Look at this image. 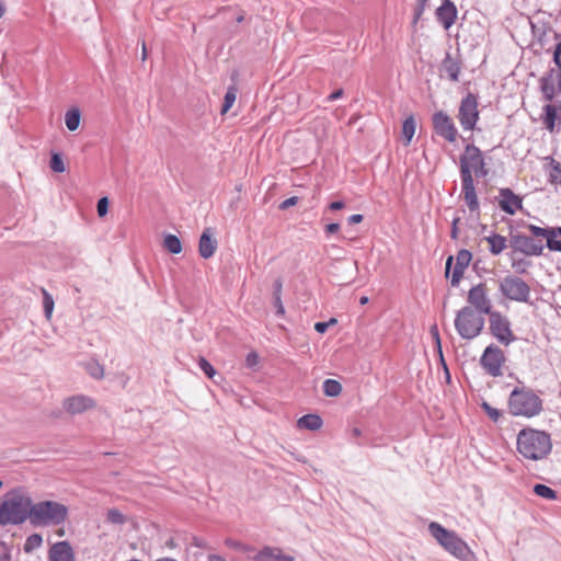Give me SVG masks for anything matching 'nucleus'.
Here are the masks:
<instances>
[{"instance_id": "obj_1", "label": "nucleus", "mask_w": 561, "mask_h": 561, "mask_svg": "<svg viewBox=\"0 0 561 561\" xmlns=\"http://www.w3.org/2000/svg\"><path fill=\"white\" fill-rule=\"evenodd\" d=\"M517 451L526 459H545L552 449L551 436L545 431L526 427L517 434Z\"/></svg>"}, {"instance_id": "obj_2", "label": "nucleus", "mask_w": 561, "mask_h": 561, "mask_svg": "<svg viewBox=\"0 0 561 561\" xmlns=\"http://www.w3.org/2000/svg\"><path fill=\"white\" fill-rule=\"evenodd\" d=\"M32 499L21 492L12 491L0 505V525H20L27 518L32 522Z\"/></svg>"}, {"instance_id": "obj_3", "label": "nucleus", "mask_w": 561, "mask_h": 561, "mask_svg": "<svg viewBox=\"0 0 561 561\" xmlns=\"http://www.w3.org/2000/svg\"><path fill=\"white\" fill-rule=\"evenodd\" d=\"M510 413L514 416L534 417L542 411L541 398L530 388L515 387L507 401Z\"/></svg>"}, {"instance_id": "obj_4", "label": "nucleus", "mask_w": 561, "mask_h": 561, "mask_svg": "<svg viewBox=\"0 0 561 561\" xmlns=\"http://www.w3.org/2000/svg\"><path fill=\"white\" fill-rule=\"evenodd\" d=\"M430 534L450 554L461 561H476L470 547L454 530H448L436 522L428 525Z\"/></svg>"}, {"instance_id": "obj_5", "label": "nucleus", "mask_w": 561, "mask_h": 561, "mask_svg": "<svg viewBox=\"0 0 561 561\" xmlns=\"http://www.w3.org/2000/svg\"><path fill=\"white\" fill-rule=\"evenodd\" d=\"M68 516L66 505L55 501H42L33 504L32 525H60Z\"/></svg>"}, {"instance_id": "obj_6", "label": "nucleus", "mask_w": 561, "mask_h": 561, "mask_svg": "<svg viewBox=\"0 0 561 561\" xmlns=\"http://www.w3.org/2000/svg\"><path fill=\"white\" fill-rule=\"evenodd\" d=\"M484 328V318L472 307H463L457 311L455 329L463 340L477 337Z\"/></svg>"}, {"instance_id": "obj_7", "label": "nucleus", "mask_w": 561, "mask_h": 561, "mask_svg": "<svg viewBox=\"0 0 561 561\" xmlns=\"http://www.w3.org/2000/svg\"><path fill=\"white\" fill-rule=\"evenodd\" d=\"M499 290L502 296L516 302H530L531 288L522 277L508 274L500 279Z\"/></svg>"}, {"instance_id": "obj_8", "label": "nucleus", "mask_w": 561, "mask_h": 561, "mask_svg": "<svg viewBox=\"0 0 561 561\" xmlns=\"http://www.w3.org/2000/svg\"><path fill=\"white\" fill-rule=\"evenodd\" d=\"M460 179H463V171L477 178H484L489 174L482 151L474 145L469 144L465 147L463 153L459 158Z\"/></svg>"}, {"instance_id": "obj_9", "label": "nucleus", "mask_w": 561, "mask_h": 561, "mask_svg": "<svg viewBox=\"0 0 561 561\" xmlns=\"http://www.w3.org/2000/svg\"><path fill=\"white\" fill-rule=\"evenodd\" d=\"M506 362L504 352L495 344L486 346L480 357V365L491 377L503 376V366Z\"/></svg>"}, {"instance_id": "obj_10", "label": "nucleus", "mask_w": 561, "mask_h": 561, "mask_svg": "<svg viewBox=\"0 0 561 561\" xmlns=\"http://www.w3.org/2000/svg\"><path fill=\"white\" fill-rule=\"evenodd\" d=\"M490 332L503 345L507 346L516 340L507 317L500 311L489 314Z\"/></svg>"}, {"instance_id": "obj_11", "label": "nucleus", "mask_w": 561, "mask_h": 561, "mask_svg": "<svg viewBox=\"0 0 561 561\" xmlns=\"http://www.w3.org/2000/svg\"><path fill=\"white\" fill-rule=\"evenodd\" d=\"M457 117L465 130L474 129L479 119L478 99L474 94L468 93L462 98Z\"/></svg>"}, {"instance_id": "obj_12", "label": "nucleus", "mask_w": 561, "mask_h": 561, "mask_svg": "<svg viewBox=\"0 0 561 561\" xmlns=\"http://www.w3.org/2000/svg\"><path fill=\"white\" fill-rule=\"evenodd\" d=\"M510 245L515 252L523 253L527 256H540L543 253L541 240H535L522 233H511Z\"/></svg>"}, {"instance_id": "obj_13", "label": "nucleus", "mask_w": 561, "mask_h": 561, "mask_svg": "<svg viewBox=\"0 0 561 561\" xmlns=\"http://www.w3.org/2000/svg\"><path fill=\"white\" fill-rule=\"evenodd\" d=\"M558 68L548 70L540 79L539 87L546 101L551 102L556 94L561 95V60L553 61Z\"/></svg>"}, {"instance_id": "obj_14", "label": "nucleus", "mask_w": 561, "mask_h": 561, "mask_svg": "<svg viewBox=\"0 0 561 561\" xmlns=\"http://www.w3.org/2000/svg\"><path fill=\"white\" fill-rule=\"evenodd\" d=\"M469 307H472L480 314H491L492 302L486 294V286L484 283H479L470 288L467 297Z\"/></svg>"}, {"instance_id": "obj_15", "label": "nucleus", "mask_w": 561, "mask_h": 561, "mask_svg": "<svg viewBox=\"0 0 561 561\" xmlns=\"http://www.w3.org/2000/svg\"><path fill=\"white\" fill-rule=\"evenodd\" d=\"M432 122L434 130L438 136L448 142L456 141L458 130L449 115L443 111H438L433 114Z\"/></svg>"}, {"instance_id": "obj_16", "label": "nucleus", "mask_w": 561, "mask_h": 561, "mask_svg": "<svg viewBox=\"0 0 561 561\" xmlns=\"http://www.w3.org/2000/svg\"><path fill=\"white\" fill-rule=\"evenodd\" d=\"M527 229L534 237L546 238L547 248L550 251L561 252V241L556 239L558 236H561V227L541 228L529 224L527 225Z\"/></svg>"}, {"instance_id": "obj_17", "label": "nucleus", "mask_w": 561, "mask_h": 561, "mask_svg": "<svg viewBox=\"0 0 561 561\" xmlns=\"http://www.w3.org/2000/svg\"><path fill=\"white\" fill-rule=\"evenodd\" d=\"M499 206L500 208L508 214L515 215L518 209L523 207V199L516 195L511 188L503 187L499 191Z\"/></svg>"}, {"instance_id": "obj_18", "label": "nucleus", "mask_w": 561, "mask_h": 561, "mask_svg": "<svg viewBox=\"0 0 561 561\" xmlns=\"http://www.w3.org/2000/svg\"><path fill=\"white\" fill-rule=\"evenodd\" d=\"M64 409L70 414H80L95 407L92 398L83 394H77L65 399Z\"/></svg>"}, {"instance_id": "obj_19", "label": "nucleus", "mask_w": 561, "mask_h": 561, "mask_svg": "<svg viewBox=\"0 0 561 561\" xmlns=\"http://www.w3.org/2000/svg\"><path fill=\"white\" fill-rule=\"evenodd\" d=\"M457 8L451 0H443L442 4L436 9L435 15L437 21L445 30L451 27L457 19Z\"/></svg>"}, {"instance_id": "obj_20", "label": "nucleus", "mask_w": 561, "mask_h": 561, "mask_svg": "<svg viewBox=\"0 0 561 561\" xmlns=\"http://www.w3.org/2000/svg\"><path fill=\"white\" fill-rule=\"evenodd\" d=\"M472 260V254L469 250L461 249L456 255V264L453 270L450 284L457 287L463 277L465 270L469 266Z\"/></svg>"}, {"instance_id": "obj_21", "label": "nucleus", "mask_w": 561, "mask_h": 561, "mask_svg": "<svg viewBox=\"0 0 561 561\" xmlns=\"http://www.w3.org/2000/svg\"><path fill=\"white\" fill-rule=\"evenodd\" d=\"M461 188H462L465 202H466L469 210L478 211L479 210V201H478V196L476 193L473 175H469V173L467 174V172L463 171V179H461Z\"/></svg>"}, {"instance_id": "obj_22", "label": "nucleus", "mask_w": 561, "mask_h": 561, "mask_svg": "<svg viewBox=\"0 0 561 561\" xmlns=\"http://www.w3.org/2000/svg\"><path fill=\"white\" fill-rule=\"evenodd\" d=\"M250 559L254 561H295L293 556L284 554L280 548L265 546Z\"/></svg>"}, {"instance_id": "obj_23", "label": "nucleus", "mask_w": 561, "mask_h": 561, "mask_svg": "<svg viewBox=\"0 0 561 561\" xmlns=\"http://www.w3.org/2000/svg\"><path fill=\"white\" fill-rule=\"evenodd\" d=\"M48 561H75V552L68 541H59L51 546Z\"/></svg>"}, {"instance_id": "obj_24", "label": "nucleus", "mask_w": 561, "mask_h": 561, "mask_svg": "<svg viewBox=\"0 0 561 561\" xmlns=\"http://www.w3.org/2000/svg\"><path fill=\"white\" fill-rule=\"evenodd\" d=\"M217 240L213 238V229L206 228L198 242V252L203 259L211 257L217 249Z\"/></svg>"}, {"instance_id": "obj_25", "label": "nucleus", "mask_w": 561, "mask_h": 561, "mask_svg": "<svg viewBox=\"0 0 561 561\" xmlns=\"http://www.w3.org/2000/svg\"><path fill=\"white\" fill-rule=\"evenodd\" d=\"M461 66L460 61L453 58L450 53H446L445 58L442 62V71H444L449 80L457 82L459 80Z\"/></svg>"}, {"instance_id": "obj_26", "label": "nucleus", "mask_w": 561, "mask_h": 561, "mask_svg": "<svg viewBox=\"0 0 561 561\" xmlns=\"http://www.w3.org/2000/svg\"><path fill=\"white\" fill-rule=\"evenodd\" d=\"M484 240L489 243V251L493 255L501 254L507 247V239L499 233H491Z\"/></svg>"}, {"instance_id": "obj_27", "label": "nucleus", "mask_w": 561, "mask_h": 561, "mask_svg": "<svg viewBox=\"0 0 561 561\" xmlns=\"http://www.w3.org/2000/svg\"><path fill=\"white\" fill-rule=\"evenodd\" d=\"M322 424L323 421L318 414H306L297 421V425L299 428H305L309 431H317L321 428Z\"/></svg>"}, {"instance_id": "obj_28", "label": "nucleus", "mask_w": 561, "mask_h": 561, "mask_svg": "<svg viewBox=\"0 0 561 561\" xmlns=\"http://www.w3.org/2000/svg\"><path fill=\"white\" fill-rule=\"evenodd\" d=\"M545 111V117H543V124L546 128L552 133L554 131L556 127V118H557V106L552 104H547L543 107Z\"/></svg>"}, {"instance_id": "obj_29", "label": "nucleus", "mask_w": 561, "mask_h": 561, "mask_svg": "<svg viewBox=\"0 0 561 561\" xmlns=\"http://www.w3.org/2000/svg\"><path fill=\"white\" fill-rule=\"evenodd\" d=\"M81 114L78 108H71L66 112L65 124L70 131L78 129L80 125Z\"/></svg>"}, {"instance_id": "obj_30", "label": "nucleus", "mask_w": 561, "mask_h": 561, "mask_svg": "<svg viewBox=\"0 0 561 561\" xmlns=\"http://www.w3.org/2000/svg\"><path fill=\"white\" fill-rule=\"evenodd\" d=\"M415 133V119L412 115L407 117L402 124V136L404 138V145H410Z\"/></svg>"}, {"instance_id": "obj_31", "label": "nucleus", "mask_w": 561, "mask_h": 561, "mask_svg": "<svg viewBox=\"0 0 561 561\" xmlns=\"http://www.w3.org/2000/svg\"><path fill=\"white\" fill-rule=\"evenodd\" d=\"M322 388L327 397H337L343 389L341 382L335 379H325Z\"/></svg>"}, {"instance_id": "obj_32", "label": "nucleus", "mask_w": 561, "mask_h": 561, "mask_svg": "<svg viewBox=\"0 0 561 561\" xmlns=\"http://www.w3.org/2000/svg\"><path fill=\"white\" fill-rule=\"evenodd\" d=\"M238 88L236 85H230L227 89V92L224 98V103L221 106L220 113L226 114L233 105L237 98Z\"/></svg>"}, {"instance_id": "obj_33", "label": "nucleus", "mask_w": 561, "mask_h": 561, "mask_svg": "<svg viewBox=\"0 0 561 561\" xmlns=\"http://www.w3.org/2000/svg\"><path fill=\"white\" fill-rule=\"evenodd\" d=\"M163 245L172 254H179L182 251L181 241L174 234H168L164 238Z\"/></svg>"}, {"instance_id": "obj_34", "label": "nucleus", "mask_w": 561, "mask_h": 561, "mask_svg": "<svg viewBox=\"0 0 561 561\" xmlns=\"http://www.w3.org/2000/svg\"><path fill=\"white\" fill-rule=\"evenodd\" d=\"M534 493L546 500H556L558 497L557 492L553 489L541 483L534 485Z\"/></svg>"}, {"instance_id": "obj_35", "label": "nucleus", "mask_w": 561, "mask_h": 561, "mask_svg": "<svg viewBox=\"0 0 561 561\" xmlns=\"http://www.w3.org/2000/svg\"><path fill=\"white\" fill-rule=\"evenodd\" d=\"M50 169L56 173H62L66 170L62 157L58 152H53L49 162Z\"/></svg>"}, {"instance_id": "obj_36", "label": "nucleus", "mask_w": 561, "mask_h": 561, "mask_svg": "<svg viewBox=\"0 0 561 561\" xmlns=\"http://www.w3.org/2000/svg\"><path fill=\"white\" fill-rule=\"evenodd\" d=\"M430 332H431V335L433 336V339L435 341L436 348H437V352L439 354L440 362H442L445 370L448 371L447 365H446V363L444 360V356H443V352H442V342H440V336H439L437 324H433L431 327V329H430Z\"/></svg>"}, {"instance_id": "obj_37", "label": "nucleus", "mask_w": 561, "mask_h": 561, "mask_svg": "<svg viewBox=\"0 0 561 561\" xmlns=\"http://www.w3.org/2000/svg\"><path fill=\"white\" fill-rule=\"evenodd\" d=\"M106 520L114 525H123L126 517L117 508H111L107 511Z\"/></svg>"}, {"instance_id": "obj_38", "label": "nucleus", "mask_w": 561, "mask_h": 561, "mask_svg": "<svg viewBox=\"0 0 561 561\" xmlns=\"http://www.w3.org/2000/svg\"><path fill=\"white\" fill-rule=\"evenodd\" d=\"M87 371L94 379H102L104 377V368L98 362H90L87 364Z\"/></svg>"}, {"instance_id": "obj_39", "label": "nucleus", "mask_w": 561, "mask_h": 561, "mask_svg": "<svg viewBox=\"0 0 561 561\" xmlns=\"http://www.w3.org/2000/svg\"><path fill=\"white\" fill-rule=\"evenodd\" d=\"M42 536L38 535V534H33L31 535L26 541H25V545H24V550L26 552L31 551L32 549L34 548H38L41 545H42Z\"/></svg>"}, {"instance_id": "obj_40", "label": "nucleus", "mask_w": 561, "mask_h": 561, "mask_svg": "<svg viewBox=\"0 0 561 561\" xmlns=\"http://www.w3.org/2000/svg\"><path fill=\"white\" fill-rule=\"evenodd\" d=\"M481 408L483 409V411L488 414V416L493 421V422H497L501 416H502V412L493 407H491L488 402H482L481 404Z\"/></svg>"}, {"instance_id": "obj_41", "label": "nucleus", "mask_w": 561, "mask_h": 561, "mask_svg": "<svg viewBox=\"0 0 561 561\" xmlns=\"http://www.w3.org/2000/svg\"><path fill=\"white\" fill-rule=\"evenodd\" d=\"M427 3H428V0H416L415 7H414V14H413V24H416L419 22V20L422 18Z\"/></svg>"}, {"instance_id": "obj_42", "label": "nucleus", "mask_w": 561, "mask_h": 561, "mask_svg": "<svg viewBox=\"0 0 561 561\" xmlns=\"http://www.w3.org/2000/svg\"><path fill=\"white\" fill-rule=\"evenodd\" d=\"M43 295H44L43 306H44L45 316L47 319H49L51 316L53 309H54V299L45 289H43Z\"/></svg>"}, {"instance_id": "obj_43", "label": "nucleus", "mask_w": 561, "mask_h": 561, "mask_svg": "<svg viewBox=\"0 0 561 561\" xmlns=\"http://www.w3.org/2000/svg\"><path fill=\"white\" fill-rule=\"evenodd\" d=\"M198 366L208 378H213L216 375V369L206 358L201 357L198 360Z\"/></svg>"}, {"instance_id": "obj_44", "label": "nucleus", "mask_w": 561, "mask_h": 561, "mask_svg": "<svg viewBox=\"0 0 561 561\" xmlns=\"http://www.w3.org/2000/svg\"><path fill=\"white\" fill-rule=\"evenodd\" d=\"M553 163V172L550 173V182L551 183H560L561 184V163L552 160Z\"/></svg>"}, {"instance_id": "obj_45", "label": "nucleus", "mask_w": 561, "mask_h": 561, "mask_svg": "<svg viewBox=\"0 0 561 561\" xmlns=\"http://www.w3.org/2000/svg\"><path fill=\"white\" fill-rule=\"evenodd\" d=\"M0 561H11V549L3 541H0Z\"/></svg>"}, {"instance_id": "obj_46", "label": "nucleus", "mask_w": 561, "mask_h": 561, "mask_svg": "<svg viewBox=\"0 0 561 561\" xmlns=\"http://www.w3.org/2000/svg\"><path fill=\"white\" fill-rule=\"evenodd\" d=\"M108 208V199L107 197H102L98 201L96 210L100 217H103L107 214Z\"/></svg>"}, {"instance_id": "obj_47", "label": "nucleus", "mask_w": 561, "mask_h": 561, "mask_svg": "<svg viewBox=\"0 0 561 561\" xmlns=\"http://www.w3.org/2000/svg\"><path fill=\"white\" fill-rule=\"evenodd\" d=\"M298 203V197L297 196H291L285 201H283L280 204H279V209L282 210H285L291 206H295L296 204Z\"/></svg>"}, {"instance_id": "obj_48", "label": "nucleus", "mask_w": 561, "mask_h": 561, "mask_svg": "<svg viewBox=\"0 0 561 561\" xmlns=\"http://www.w3.org/2000/svg\"><path fill=\"white\" fill-rule=\"evenodd\" d=\"M460 222V218L456 217L453 219L451 222V231H450V238L454 240L458 239V224Z\"/></svg>"}, {"instance_id": "obj_49", "label": "nucleus", "mask_w": 561, "mask_h": 561, "mask_svg": "<svg viewBox=\"0 0 561 561\" xmlns=\"http://www.w3.org/2000/svg\"><path fill=\"white\" fill-rule=\"evenodd\" d=\"M259 362V356L256 353L252 352V353H249L248 356H247V365L249 367H253L257 364Z\"/></svg>"}, {"instance_id": "obj_50", "label": "nucleus", "mask_w": 561, "mask_h": 561, "mask_svg": "<svg viewBox=\"0 0 561 561\" xmlns=\"http://www.w3.org/2000/svg\"><path fill=\"white\" fill-rule=\"evenodd\" d=\"M273 286H274L273 298L282 297V289H283L282 280L280 279H276L274 282Z\"/></svg>"}, {"instance_id": "obj_51", "label": "nucleus", "mask_w": 561, "mask_h": 561, "mask_svg": "<svg viewBox=\"0 0 561 561\" xmlns=\"http://www.w3.org/2000/svg\"><path fill=\"white\" fill-rule=\"evenodd\" d=\"M274 306L276 308V314H278V316L284 314L285 309H284V306L282 302V297L274 298Z\"/></svg>"}, {"instance_id": "obj_52", "label": "nucleus", "mask_w": 561, "mask_h": 561, "mask_svg": "<svg viewBox=\"0 0 561 561\" xmlns=\"http://www.w3.org/2000/svg\"><path fill=\"white\" fill-rule=\"evenodd\" d=\"M340 230V225L337 222H332L325 226L324 231L327 234L336 233Z\"/></svg>"}, {"instance_id": "obj_53", "label": "nucleus", "mask_w": 561, "mask_h": 561, "mask_svg": "<svg viewBox=\"0 0 561 561\" xmlns=\"http://www.w3.org/2000/svg\"><path fill=\"white\" fill-rule=\"evenodd\" d=\"M328 328H329V323H325V322H317V323L314 324V330H316L318 333H321V334L325 333V332H327V330H328Z\"/></svg>"}, {"instance_id": "obj_54", "label": "nucleus", "mask_w": 561, "mask_h": 561, "mask_svg": "<svg viewBox=\"0 0 561 561\" xmlns=\"http://www.w3.org/2000/svg\"><path fill=\"white\" fill-rule=\"evenodd\" d=\"M240 551L248 553V558L253 557L256 552L252 546H248L243 543V547L240 548Z\"/></svg>"}, {"instance_id": "obj_55", "label": "nucleus", "mask_w": 561, "mask_h": 561, "mask_svg": "<svg viewBox=\"0 0 561 561\" xmlns=\"http://www.w3.org/2000/svg\"><path fill=\"white\" fill-rule=\"evenodd\" d=\"M344 207H345V204L342 201H334V202L330 203V205H329V208L331 210H340Z\"/></svg>"}, {"instance_id": "obj_56", "label": "nucleus", "mask_w": 561, "mask_h": 561, "mask_svg": "<svg viewBox=\"0 0 561 561\" xmlns=\"http://www.w3.org/2000/svg\"><path fill=\"white\" fill-rule=\"evenodd\" d=\"M363 219H364L363 215L354 214V215L348 217V224L350 225L359 224V222L363 221Z\"/></svg>"}, {"instance_id": "obj_57", "label": "nucleus", "mask_w": 561, "mask_h": 561, "mask_svg": "<svg viewBox=\"0 0 561 561\" xmlns=\"http://www.w3.org/2000/svg\"><path fill=\"white\" fill-rule=\"evenodd\" d=\"M225 543L228 546V547H231L233 549H237V550H240L241 547H243V543L239 542V541H234L232 539H227L225 541Z\"/></svg>"}, {"instance_id": "obj_58", "label": "nucleus", "mask_w": 561, "mask_h": 561, "mask_svg": "<svg viewBox=\"0 0 561 561\" xmlns=\"http://www.w3.org/2000/svg\"><path fill=\"white\" fill-rule=\"evenodd\" d=\"M343 95V90L342 89H339L334 92H332L329 96H328V101L332 102V101H335L337 99H340L341 96Z\"/></svg>"}, {"instance_id": "obj_59", "label": "nucleus", "mask_w": 561, "mask_h": 561, "mask_svg": "<svg viewBox=\"0 0 561 561\" xmlns=\"http://www.w3.org/2000/svg\"><path fill=\"white\" fill-rule=\"evenodd\" d=\"M453 262H454V256H448L447 260H446V266H445V270H446V275L448 276L449 274V271L451 268V265H453Z\"/></svg>"}, {"instance_id": "obj_60", "label": "nucleus", "mask_w": 561, "mask_h": 561, "mask_svg": "<svg viewBox=\"0 0 561 561\" xmlns=\"http://www.w3.org/2000/svg\"><path fill=\"white\" fill-rule=\"evenodd\" d=\"M193 545L198 547V548H204L205 547L204 540L198 538V537H194L193 538Z\"/></svg>"}, {"instance_id": "obj_61", "label": "nucleus", "mask_w": 561, "mask_h": 561, "mask_svg": "<svg viewBox=\"0 0 561 561\" xmlns=\"http://www.w3.org/2000/svg\"><path fill=\"white\" fill-rule=\"evenodd\" d=\"M207 560L208 561H226L225 558H222L221 556H218V554H209L207 557Z\"/></svg>"}, {"instance_id": "obj_62", "label": "nucleus", "mask_w": 561, "mask_h": 561, "mask_svg": "<svg viewBox=\"0 0 561 561\" xmlns=\"http://www.w3.org/2000/svg\"><path fill=\"white\" fill-rule=\"evenodd\" d=\"M154 561H178V560H175L173 558L164 557V558L157 559Z\"/></svg>"}, {"instance_id": "obj_63", "label": "nucleus", "mask_w": 561, "mask_h": 561, "mask_svg": "<svg viewBox=\"0 0 561 561\" xmlns=\"http://www.w3.org/2000/svg\"><path fill=\"white\" fill-rule=\"evenodd\" d=\"M5 11L4 4L0 1V19L3 16Z\"/></svg>"}, {"instance_id": "obj_64", "label": "nucleus", "mask_w": 561, "mask_h": 561, "mask_svg": "<svg viewBox=\"0 0 561 561\" xmlns=\"http://www.w3.org/2000/svg\"><path fill=\"white\" fill-rule=\"evenodd\" d=\"M353 435L354 436H359L360 435V430L357 428V427L353 428Z\"/></svg>"}]
</instances>
